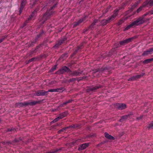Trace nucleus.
<instances>
[{
	"mask_svg": "<svg viewBox=\"0 0 153 153\" xmlns=\"http://www.w3.org/2000/svg\"><path fill=\"white\" fill-rule=\"evenodd\" d=\"M45 36V33L43 31H42L34 39L33 41L31 42V43L30 45V46L34 45L33 44L36 43L39 39L42 36Z\"/></svg>",
	"mask_w": 153,
	"mask_h": 153,
	"instance_id": "nucleus-7",
	"label": "nucleus"
},
{
	"mask_svg": "<svg viewBox=\"0 0 153 153\" xmlns=\"http://www.w3.org/2000/svg\"><path fill=\"white\" fill-rule=\"evenodd\" d=\"M59 119H60L59 118V117L58 116L57 118H56L54 120H53L52 122L53 123L56 122L57 121H58L59 120Z\"/></svg>",
	"mask_w": 153,
	"mask_h": 153,
	"instance_id": "nucleus-36",
	"label": "nucleus"
},
{
	"mask_svg": "<svg viewBox=\"0 0 153 153\" xmlns=\"http://www.w3.org/2000/svg\"><path fill=\"white\" fill-rule=\"evenodd\" d=\"M82 47V46H78V47H77V51L79 49H81V47Z\"/></svg>",
	"mask_w": 153,
	"mask_h": 153,
	"instance_id": "nucleus-58",
	"label": "nucleus"
},
{
	"mask_svg": "<svg viewBox=\"0 0 153 153\" xmlns=\"http://www.w3.org/2000/svg\"><path fill=\"white\" fill-rule=\"evenodd\" d=\"M57 65H54L53 66L52 68L50 70V72H52L54 70H55L56 69V68L57 67Z\"/></svg>",
	"mask_w": 153,
	"mask_h": 153,
	"instance_id": "nucleus-28",
	"label": "nucleus"
},
{
	"mask_svg": "<svg viewBox=\"0 0 153 153\" xmlns=\"http://www.w3.org/2000/svg\"><path fill=\"white\" fill-rule=\"evenodd\" d=\"M130 115H125L121 117V119L119 120L120 122H123L130 117Z\"/></svg>",
	"mask_w": 153,
	"mask_h": 153,
	"instance_id": "nucleus-18",
	"label": "nucleus"
},
{
	"mask_svg": "<svg viewBox=\"0 0 153 153\" xmlns=\"http://www.w3.org/2000/svg\"><path fill=\"white\" fill-rule=\"evenodd\" d=\"M120 8L119 9H115L114 12V14L111 16H109V17L111 18L112 20H113L117 15L118 12L119 10H120Z\"/></svg>",
	"mask_w": 153,
	"mask_h": 153,
	"instance_id": "nucleus-17",
	"label": "nucleus"
},
{
	"mask_svg": "<svg viewBox=\"0 0 153 153\" xmlns=\"http://www.w3.org/2000/svg\"><path fill=\"white\" fill-rule=\"evenodd\" d=\"M90 30L89 28H88V27L87 28L85 29H84L83 30V33H85L87 31Z\"/></svg>",
	"mask_w": 153,
	"mask_h": 153,
	"instance_id": "nucleus-45",
	"label": "nucleus"
},
{
	"mask_svg": "<svg viewBox=\"0 0 153 153\" xmlns=\"http://www.w3.org/2000/svg\"><path fill=\"white\" fill-rule=\"evenodd\" d=\"M33 18H34V17L32 16V15H30L27 20H28V22H29V21L31 20Z\"/></svg>",
	"mask_w": 153,
	"mask_h": 153,
	"instance_id": "nucleus-39",
	"label": "nucleus"
},
{
	"mask_svg": "<svg viewBox=\"0 0 153 153\" xmlns=\"http://www.w3.org/2000/svg\"><path fill=\"white\" fill-rule=\"evenodd\" d=\"M108 69L107 67L102 68H98L93 70L92 73L94 77H98L100 76V74L102 72H104Z\"/></svg>",
	"mask_w": 153,
	"mask_h": 153,
	"instance_id": "nucleus-2",
	"label": "nucleus"
},
{
	"mask_svg": "<svg viewBox=\"0 0 153 153\" xmlns=\"http://www.w3.org/2000/svg\"><path fill=\"white\" fill-rule=\"evenodd\" d=\"M39 7H37L32 12L31 15H32V16L35 18L36 14L37 12L39 10Z\"/></svg>",
	"mask_w": 153,
	"mask_h": 153,
	"instance_id": "nucleus-19",
	"label": "nucleus"
},
{
	"mask_svg": "<svg viewBox=\"0 0 153 153\" xmlns=\"http://www.w3.org/2000/svg\"><path fill=\"white\" fill-rule=\"evenodd\" d=\"M38 103V102L37 101H32L29 102H27V105H34Z\"/></svg>",
	"mask_w": 153,
	"mask_h": 153,
	"instance_id": "nucleus-21",
	"label": "nucleus"
},
{
	"mask_svg": "<svg viewBox=\"0 0 153 153\" xmlns=\"http://www.w3.org/2000/svg\"><path fill=\"white\" fill-rule=\"evenodd\" d=\"M65 129H68L69 128H71V126H68V127H65Z\"/></svg>",
	"mask_w": 153,
	"mask_h": 153,
	"instance_id": "nucleus-61",
	"label": "nucleus"
},
{
	"mask_svg": "<svg viewBox=\"0 0 153 153\" xmlns=\"http://www.w3.org/2000/svg\"><path fill=\"white\" fill-rule=\"evenodd\" d=\"M124 22V20L123 19H120L118 22V25H120L122 24Z\"/></svg>",
	"mask_w": 153,
	"mask_h": 153,
	"instance_id": "nucleus-34",
	"label": "nucleus"
},
{
	"mask_svg": "<svg viewBox=\"0 0 153 153\" xmlns=\"http://www.w3.org/2000/svg\"><path fill=\"white\" fill-rule=\"evenodd\" d=\"M79 24H80L78 23V21L77 22H74V26L75 27H76V26H78Z\"/></svg>",
	"mask_w": 153,
	"mask_h": 153,
	"instance_id": "nucleus-38",
	"label": "nucleus"
},
{
	"mask_svg": "<svg viewBox=\"0 0 153 153\" xmlns=\"http://www.w3.org/2000/svg\"><path fill=\"white\" fill-rule=\"evenodd\" d=\"M60 149H53L49 151H48L47 152H46L45 153H55L56 152H58L60 150Z\"/></svg>",
	"mask_w": 153,
	"mask_h": 153,
	"instance_id": "nucleus-24",
	"label": "nucleus"
},
{
	"mask_svg": "<svg viewBox=\"0 0 153 153\" xmlns=\"http://www.w3.org/2000/svg\"><path fill=\"white\" fill-rule=\"evenodd\" d=\"M25 3L21 2V4L20 7L23 8L25 6Z\"/></svg>",
	"mask_w": 153,
	"mask_h": 153,
	"instance_id": "nucleus-43",
	"label": "nucleus"
},
{
	"mask_svg": "<svg viewBox=\"0 0 153 153\" xmlns=\"http://www.w3.org/2000/svg\"><path fill=\"white\" fill-rule=\"evenodd\" d=\"M28 22H28V20H26L23 24V25L22 26V28H23L28 23Z\"/></svg>",
	"mask_w": 153,
	"mask_h": 153,
	"instance_id": "nucleus-37",
	"label": "nucleus"
},
{
	"mask_svg": "<svg viewBox=\"0 0 153 153\" xmlns=\"http://www.w3.org/2000/svg\"><path fill=\"white\" fill-rule=\"evenodd\" d=\"M82 71H80L79 70H75L74 71H72L71 70V72H69V75L71 76H80L82 73Z\"/></svg>",
	"mask_w": 153,
	"mask_h": 153,
	"instance_id": "nucleus-8",
	"label": "nucleus"
},
{
	"mask_svg": "<svg viewBox=\"0 0 153 153\" xmlns=\"http://www.w3.org/2000/svg\"><path fill=\"white\" fill-rule=\"evenodd\" d=\"M153 6V0H147L145 1L142 5L137 10V12L138 13L142 10L143 8L146 6Z\"/></svg>",
	"mask_w": 153,
	"mask_h": 153,
	"instance_id": "nucleus-3",
	"label": "nucleus"
},
{
	"mask_svg": "<svg viewBox=\"0 0 153 153\" xmlns=\"http://www.w3.org/2000/svg\"><path fill=\"white\" fill-rule=\"evenodd\" d=\"M64 55H66V53H65V54H64Z\"/></svg>",
	"mask_w": 153,
	"mask_h": 153,
	"instance_id": "nucleus-62",
	"label": "nucleus"
},
{
	"mask_svg": "<svg viewBox=\"0 0 153 153\" xmlns=\"http://www.w3.org/2000/svg\"><path fill=\"white\" fill-rule=\"evenodd\" d=\"M67 104H68V102H67L66 101V102H64L63 103V104H62V105H67Z\"/></svg>",
	"mask_w": 153,
	"mask_h": 153,
	"instance_id": "nucleus-55",
	"label": "nucleus"
},
{
	"mask_svg": "<svg viewBox=\"0 0 153 153\" xmlns=\"http://www.w3.org/2000/svg\"><path fill=\"white\" fill-rule=\"evenodd\" d=\"M71 128H75V125H73L70 126Z\"/></svg>",
	"mask_w": 153,
	"mask_h": 153,
	"instance_id": "nucleus-54",
	"label": "nucleus"
},
{
	"mask_svg": "<svg viewBox=\"0 0 153 153\" xmlns=\"http://www.w3.org/2000/svg\"><path fill=\"white\" fill-rule=\"evenodd\" d=\"M147 128L149 129H152L153 128V121L148 125Z\"/></svg>",
	"mask_w": 153,
	"mask_h": 153,
	"instance_id": "nucleus-27",
	"label": "nucleus"
},
{
	"mask_svg": "<svg viewBox=\"0 0 153 153\" xmlns=\"http://www.w3.org/2000/svg\"><path fill=\"white\" fill-rule=\"evenodd\" d=\"M112 20L109 17L106 19H103L101 21L100 23L102 25L104 26L106 25L108 23L111 21Z\"/></svg>",
	"mask_w": 153,
	"mask_h": 153,
	"instance_id": "nucleus-14",
	"label": "nucleus"
},
{
	"mask_svg": "<svg viewBox=\"0 0 153 153\" xmlns=\"http://www.w3.org/2000/svg\"><path fill=\"white\" fill-rule=\"evenodd\" d=\"M101 86L100 85H98L94 87H92L88 89V92H96L98 89L101 88Z\"/></svg>",
	"mask_w": 153,
	"mask_h": 153,
	"instance_id": "nucleus-12",
	"label": "nucleus"
},
{
	"mask_svg": "<svg viewBox=\"0 0 153 153\" xmlns=\"http://www.w3.org/2000/svg\"><path fill=\"white\" fill-rule=\"evenodd\" d=\"M136 36H134L133 37L123 40L120 42V44L121 45H125L128 44L132 42L134 39L137 38Z\"/></svg>",
	"mask_w": 153,
	"mask_h": 153,
	"instance_id": "nucleus-6",
	"label": "nucleus"
},
{
	"mask_svg": "<svg viewBox=\"0 0 153 153\" xmlns=\"http://www.w3.org/2000/svg\"><path fill=\"white\" fill-rule=\"evenodd\" d=\"M153 53V49H152V48H150L144 51L142 54V55L143 56H146Z\"/></svg>",
	"mask_w": 153,
	"mask_h": 153,
	"instance_id": "nucleus-15",
	"label": "nucleus"
},
{
	"mask_svg": "<svg viewBox=\"0 0 153 153\" xmlns=\"http://www.w3.org/2000/svg\"><path fill=\"white\" fill-rule=\"evenodd\" d=\"M43 45L42 44H40L39 45L37 46L35 48L34 50L31 53L32 54L36 53V50L42 47Z\"/></svg>",
	"mask_w": 153,
	"mask_h": 153,
	"instance_id": "nucleus-26",
	"label": "nucleus"
},
{
	"mask_svg": "<svg viewBox=\"0 0 153 153\" xmlns=\"http://www.w3.org/2000/svg\"><path fill=\"white\" fill-rule=\"evenodd\" d=\"M48 95V92L44 90H39L36 91L35 95L38 96H43Z\"/></svg>",
	"mask_w": 153,
	"mask_h": 153,
	"instance_id": "nucleus-9",
	"label": "nucleus"
},
{
	"mask_svg": "<svg viewBox=\"0 0 153 153\" xmlns=\"http://www.w3.org/2000/svg\"><path fill=\"white\" fill-rule=\"evenodd\" d=\"M86 17H84L83 18L80 19L78 21V23L80 24L82 23L85 20V19L86 18Z\"/></svg>",
	"mask_w": 153,
	"mask_h": 153,
	"instance_id": "nucleus-32",
	"label": "nucleus"
},
{
	"mask_svg": "<svg viewBox=\"0 0 153 153\" xmlns=\"http://www.w3.org/2000/svg\"><path fill=\"white\" fill-rule=\"evenodd\" d=\"M86 77L85 76H83V77H79V78H80L79 80H83V79H85L86 78Z\"/></svg>",
	"mask_w": 153,
	"mask_h": 153,
	"instance_id": "nucleus-47",
	"label": "nucleus"
},
{
	"mask_svg": "<svg viewBox=\"0 0 153 153\" xmlns=\"http://www.w3.org/2000/svg\"><path fill=\"white\" fill-rule=\"evenodd\" d=\"M47 91L48 92H48H57V89H49Z\"/></svg>",
	"mask_w": 153,
	"mask_h": 153,
	"instance_id": "nucleus-30",
	"label": "nucleus"
},
{
	"mask_svg": "<svg viewBox=\"0 0 153 153\" xmlns=\"http://www.w3.org/2000/svg\"><path fill=\"white\" fill-rule=\"evenodd\" d=\"M7 37V36L5 35L3 36L0 39V43H1Z\"/></svg>",
	"mask_w": 153,
	"mask_h": 153,
	"instance_id": "nucleus-31",
	"label": "nucleus"
},
{
	"mask_svg": "<svg viewBox=\"0 0 153 153\" xmlns=\"http://www.w3.org/2000/svg\"><path fill=\"white\" fill-rule=\"evenodd\" d=\"M68 111H65L64 112L59 115L58 117H59L60 119H62L63 117H66L67 114H68Z\"/></svg>",
	"mask_w": 153,
	"mask_h": 153,
	"instance_id": "nucleus-20",
	"label": "nucleus"
},
{
	"mask_svg": "<svg viewBox=\"0 0 153 153\" xmlns=\"http://www.w3.org/2000/svg\"><path fill=\"white\" fill-rule=\"evenodd\" d=\"M95 25L93 23L88 27L90 30H92L94 27V26Z\"/></svg>",
	"mask_w": 153,
	"mask_h": 153,
	"instance_id": "nucleus-35",
	"label": "nucleus"
},
{
	"mask_svg": "<svg viewBox=\"0 0 153 153\" xmlns=\"http://www.w3.org/2000/svg\"><path fill=\"white\" fill-rule=\"evenodd\" d=\"M97 21H97V19H95V20L94 21H93V23H94V24L95 25V24H96V23L97 22Z\"/></svg>",
	"mask_w": 153,
	"mask_h": 153,
	"instance_id": "nucleus-52",
	"label": "nucleus"
},
{
	"mask_svg": "<svg viewBox=\"0 0 153 153\" xmlns=\"http://www.w3.org/2000/svg\"><path fill=\"white\" fill-rule=\"evenodd\" d=\"M1 119H0V122L1 121Z\"/></svg>",
	"mask_w": 153,
	"mask_h": 153,
	"instance_id": "nucleus-64",
	"label": "nucleus"
},
{
	"mask_svg": "<svg viewBox=\"0 0 153 153\" xmlns=\"http://www.w3.org/2000/svg\"><path fill=\"white\" fill-rule=\"evenodd\" d=\"M72 101V100H68L67 102L68 103H71Z\"/></svg>",
	"mask_w": 153,
	"mask_h": 153,
	"instance_id": "nucleus-57",
	"label": "nucleus"
},
{
	"mask_svg": "<svg viewBox=\"0 0 153 153\" xmlns=\"http://www.w3.org/2000/svg\"><path fill=\"white\" fill-rule=\"evenodd\" d=\"M16 130L12 128H8L7 130V131H13L14 132H15L16 131Z\"/></svg>",
	"mask_w": 153,
	"mask_h": 153,
	"instance_id": "nucleus-40",
	"label": "nucleus"
},
{
	"mask_svg": "<svg viewBox=\"0 0 153 153\" xmlns=\"http://www.w3.org/2000/svg\"><path fill=\"white\" fill-rule=\"evenodd\" d=\"M143 115L140 116V117H138L137 118V120H140L143 117Z\"/></svg>",
	"mask_w": 153,
	"mask_h": 153,
	"instance_id": "nucleus-50",
	"label": "nucleus"
},
{
	"mask_svg": "<svg viewBox=\"0 0 153 153\" xmlns=\"http://www.w3.org/2000/svg\"><path fill=\"white\" fill-rule=\"evenodd\" d=\"M69 72H71V70L67 67L64 66L56 71L55 74L60 75L63 74L65 72L69 73Z\"/></svg>",
	"mask_w": 153,
	"mask_h": 153,
	"instance_id": "nucleus-4",
	"label": "nucleus"
},
{
	"mask_svg": "<svg viewBox=\"0 0 153 153\" xmlns=\"http://www.w3.org/2000/svg\"><path fill=\"white\" fill-rule=\"evenodd\" d=\"M115 108L119 110H123L126 107V105L123 103H116L114 105Z\"/></svg>",
	"mask_w": 153,
	"mask_h": 153,
	"instance_id": "nucleus-10",
	"label": "nucleus"
},
{
	"mask_svg": "<svg viewBox=\"0 0 153 153\" xmlns=\"http://www.w3.org/2000/svg\"><path fill=\"white\" fill-rule=\"evenodd\" d=\"M153 61V58L146 59L144 60L143 63L144 64H146L149 63Z\"/></svg>",
	"mask_w": 153,
	"mask_h": 153,
	"instance_id": "nucleus-25",
	"label": "nucleus"
},
{
	"mask_svg": "<svg viewBox=\"0 0 153 153\" xmlns=\"http://www.w3.org/2000/svg\"><path fill=\"white\" fill-rule=\"evenodd\" d=\"M149 13L151 14H153V10H151L149 12Z\"/></svg>",
	"mask_w": 153,
	"mask_h": 153,
	"instance_id": "nucleus-60",
	"label": "nucleus"
},
{
	"mask_svg": "<svg viewBox=\"0 0 153 153\" xmlns=\"http://www.w3.org/2000/svg\"><path fill=\"white\" fill-rule=\"evenodd\" d=\"M35 58H33L30 59L29 60V62H31L34 61V60Z\"/></svg>",
	"mask_w": 153,
	"mask_h": 153,
	"instance_id": "nucleus-49",
	"label": "nucleus"
},
{
	"mask_svg": "<svg viewBox=\"0 0 153 153\" xmlns=\"http://www.w3.org/2000/svg\"><path fill=\"white\" fill-rule=\"evenodd\" d=\"M105 136L106 138L109 140H114V137H113L111 135L109 134L107 132H105Z\"/></svg>",
	"mask_w": 153,
	"mask_h": 153,
	"instance_id": "nucleus-22",
	"label": "nucleus"
},
{
	"mask_svg": "<svg viewBox=\"0 0 153 153\" xmlns=\"http://www.w3.org/2000/svg\"><path fill=\"white\" fill-rule=\"evenodd\" d=\"M143 17L140 16L137 19L131 23V25L133 26H138L144 23L145 22V20L143 19Z\"/></svg>",
	"mask_w": 153,
	"mask_h": 153,
	"instance_id": "nucleus-5",
	"label": "nucleus"
},
{
	"mask_svg": "<svg viewBox=\"0 0 153 153\" xmlns=\"http://www.w3.org/2000/svg\"><path fill=\"white\" fill-rule=\"evenodd\" d=\"M11 143L10 142H2V143L3 145H5L6 144V143Z\"/></svg>",
	"mask_w": 153,
	"mask_h": 153,
	"instance_id": "nucleus-46",
	"label": "nucleus"
},
{
	"mask_svg": "<svg viewBox=\"0 0 153 153\" xmlns=\"http://www.w3.org/2000/svg\"><path fill=\"white\" fill-rule=\"evenodd\" d=\"M89 143H85L81 145L78 148V150L81 151L85 149L89 146Z\"/></svg>",
	"mask_w": 153,
	"mask_h": 153,
	"instance_id": "nucleus-16",
	"label": "nucleus"
},
{
	"mask_svg": "<svg viewBox=\"0 0 153 153\" xmlns=\"http://www.w3.org/2000/svg\"><path fill=\"white\" fill-rule=\"evenodd\" d=\"M76 80V79L74 78H72L71 79H70L68 80V82L70 83L72 82H75Z\"/></svg>",
	"mask_w": 153,
	"mask_h": 153,
	"instance_id": "nucleus-33",
	"label": "nucleus"
},
{
	"mask_svg": "<svg viewBox=\"0 0 153 153\" xmlns=\"http://www.w3.org/2000/svg\"><path fill=\"white\" fill-rule=\"evenodd\" d=\"M133 26L131 25V23L127 27H126V30H128V29H129L130 28H131V27H132Z\"/></svg>",
	"mask_w": 153,
	"mask_h": 153,
	"instance_id": "nucleus-42",
	"label": "nucleus"
},
{
	"mask_svg": "<svg viewBox=\"0 0 153 153\" xmlns=\"http://www.w3.org/2000/svg\"><path fill=\"white\" fill-rule=\"evenodd\" d=\"M79 127V125L78 124L75 125V128Z\"/></svg>",
	"mask_w": 153,
	"mask_h": 153,
	"instance_id": "nucleus-56",
	"label": "nucleus"
},
{
	"mask_svg": "<svg viewBox=\"0 0 153 153\" xmlns=\"http://www.w3.org/2000/svg\"><path fill=\"white\" fill-rule=\"evenodd\" d=\"M149 14V13H146L144 14L143 16H141V17H143V19H144L145 20V19H144V17L145 16H147V15H148V14Z\"/></svg>",
	"mask_w": 153,
	"mask_h": 153,
	"instance_id": "nucleus-44",
	"label": "nucleus"
},
{
	"mask_svg": "<svg viewBox=\"0 0 153 153\" xmlns=\"http://www.w3.org/2000/svg\"><path fill=\"white\" fill-rule=\"evenodd\" d=\"M144 75V74L143 73L140 75L133 76L129 78L128 80L129 81H133L135 80L142 77Z\"/></svg>",
	"mask_w": 153,
	"mask_h": 153,
	"instance_id": "nucleus-13",
	"label": "nucleus"
},
{
	"mask_svg": "<svg viewBox=\"0 0 153 153\" xmlns=\"http://www.w3.org/2000/svg\"><path fill=\"white\" fill-rule=\"evenodd\" d=\"M27 102H19L16 104V105L18 107H22L24 106H27Z\"/></svg>",
	"mask_w": 153,
	"mask_h": 153,
	"instance_id": "nucleus-23",
	"label": "nucleus"
},
{
	"mask_svg": "<svg viewBox=\"0 0 153 153\" xmlns=\"http://www.w3.org/2000/svg\"><path fill=\"white\" fill-rule=\"evenodd\" d=\"M61 124L59 125L60 126H61Z\"/></svg>",
	"mask_w": 153,
	"mask_h": 153,
	"instance_id": "nucleus-63",
	"label": "nucleus"
},
{
	"mask_svg": "<svg viewBox=\"0 0 153 153\" xmlns=\"http://www.w3.org/2000/svg\"><path fill=\"white\" fill-rule=\"evenodd\" d=\"M19 141V140L15 139L13 140V142H17Z\"/></svg>",
	"mask_w": 153,
	"mask_h": 153,
	"instance_id": "nucleus-53",
	"label": "nucleus"
},
{
	"mask_svg": "<svg viewBox=\"0 0 153 153\" xmlns=\"http://www.w3.org/2000/svg\"><path fill=\"white\" fill-rule=\"evenodd\" d=\"M26 0H22L21 2L25 3Z\"/></svg>",
	"mask_w": 153,
	"mask_h": 153,
	"instance_id": "nucleus-59",
	"label": "nucleus"
},
{
	"mask_svg": "<svg viewBox=\"0 0 153 153\" xmlns=\"http://www.w3.org/2000/svg\"><path fill=\"white\" fill-rule=\"evenodd\" d=\"M23 8L20 7L19 10V14L20 15L22 12Z\"/></svg>",
	"mask_w": 153,
	"mask_h": 153,
	"instance_id": "nucleus-48",
	"label": "nucleus"
},
{
	"mask_svg": "<svg viewBox=\"0 0 153 153\" xmlns=\"http://www.w3.org/2000/svg\"><path fill=\"white\" fill-rule=\"evenodd\" d=\"M66 40V38H62L60 40L58 41L57 42L55 45L53 46V48L55 49L58 48L60 45L63 43V42Z\"/></svg>",
	"mask_w": 153,
	"mask_h": 153,
	"instance_id": "nucleus-11",
	"label": "nucleus"
},
{
	"mask_svg": "<svg viewBox=\"0 0 153 153\" xmlns=\"http://www.w3.org/2000/svg\"><path fill=\"white\" fill-rule=\"evenodd\" d=\"M65 127L63 128L62 129L60 130L59 131H58V132L59 133H60L61 132H62L64 131L65 130Z\"/></svg>",
	"mask_w": 153,
	"mask_h": 153,
	"instance_id": "nucleus-41",
	"label": "nucleus"
},
{
	"mask_svg": "<svg viewBox=\"0 0 153 153\" xmlns=\"http://www.w3.org/2000/svg\"><path fill=\"white\" fill-rule=\"evenodd\" d=\"M56 3L54 4L52 7L49 10H47L46 12L43 15L41 21V25H42L44 24L45 22L46 21L47 19H49L51 15L53 14L54 12L53 11V10L56 7Z\"/></svg>",
	"mask_w": 153,
	"mask_h": 153,
	"instance_id": "nucleus-1",
	"label": "nucleus"
},
{
	"mask_svg": "<svg viewBox=\"0 0 153 153\" xmlns=\"http://www.w3.org/2000/svg\"><path fill=\"white\" fill-rule=\"evenodd\" d=\"M57 89V92H60L61 91H63L65 90V88H64L61 87L60 88H56Z\"/></svg>",
	"mask_w": 153,
	"mask_h": 153,
	"instance_id": "nucleus-29",
	"label": "nucleus"
},
{
	"mask_svg": "<svg viewBox=\"0 0 153 153\" xmlns=\"http://www.w3.org/2000/svg\"><path fill=\"white\" fill-rule=\"evenodd\" d=\"M57 82L56 81L54 80L51 81V83L52 84H55L56 83H57Z\"/></svg>",
	"mask_w": 153,
	"mask_h": 153,
	"instance_id": "nucleus-51",
	"label": "nucleus"
}]
</instances>
